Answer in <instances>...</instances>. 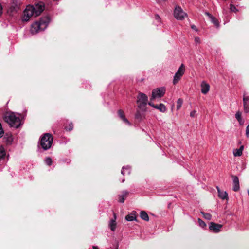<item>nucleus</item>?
<instances>
[{"label": "nucleus", "instance_id": "f257e3e1", "mask_svg": "<svg viewBox=\"0 0 249 249\" xmlns=\"http://www.w3.org/2000/svg\"><path fill=\"white\" fill-rule=\"evenodd\" d=\"M50 21V18L48 16L41 17L39 21L35 22L32 25L31 33L35 34L40 31L44 30L48 26Z\"/></svg>", "mask_w": 249, "mask_h": 249}, {"label": "nucleus", "instance_id": "f03ea898", "mask_svg": "<svg viewBox=\"0 0 249 249\" xmlns=\"http://www.w3.org/2000/svg\"><path fill=\"white\" fill-rule=\"evenodd\" d=\"M4 120L11 127L15 128H18L22 125L19 115L15 114L14 112L6 113L4 115Z\"/></svg>", "mask_w": 249, "mask_h": 249}, {"label": "nucleus", "instance_id": "7ed1b4c3", "mask_svg": "<svg viewBox=\"0 0 249 249\" xmlns=\"http://www.w3.org/2000/svg\"><path fill=\"white\" fill-rule=\"evenodd\" d=\"M53 141L52 135L50 133H45L40 139V145L44 150H47L51 148Z\"/></svg>", "mask_w": 249, "mask_h": 249}, {"label": "nucleus", "instance_id": "20e7f679", "mask_svg": "<svg viewBox=\"0 0 249 249\" xmlns=\"http://www.w3.org/2000/svg\"><path fill=\"white\" fill-rule=\"evenodd\" d=\"M137 98L138 107L142 111H145V107L148 104L147 96L142 92H139Z\"/></svg>", "mask_w": 249, "mask_h": 249}, {"label": "nucleus", "instance_id": "39448f33", "mask_svg": "<svg viewBox=\"0 0 249 249\" xmlns=\"http://www.w3.org/2000/svg\"><path fill=\"white\" fill-rule=\"evenodd\" d=\"M34 9L33 5H28L26 7L24 11V15L22 18L23 21H28L32 16H35Z\"/></svg>", "mask_w": 249, "mask_h": 249}, {"label": "nucleus", "instance_id": "423d86ee", "mask_svg": "<svg viewBox=\"0 0 249 249\" xmlns=\"http://www.w3.org/2000/svg\"><path fill=\"white\" fill-rule=\"evenodd\" d=\"M174 16L177 20H182L187 16V14L180 6H176L174 9Z\"/></svg>", "mask_w": 249, "mask_h": 249}, {"label": "nucleus", "instance_id": "0eeeda50", "mask_svg": "<svg viewBox=\"0 0 249 249\" xmlns=\"http://www.w3.org/2000/svg\"><path fill=\"white\" fill-rule=\"evenodd\" d=\"M165 93V89L164 87L157 88L153 90L152 95L150 98L151 100H153L156 98H161L163 96Z\"/></svg>", "mask_w": 249, "mask_h": 249}, {"label": "nucleus", "instance_id": "6e6552de", "mask_svg": "<svg viewBox=\"0 0 249 249\" xmlns=\"http://www.w3.org/2000/svg\"><path fill=\"white\" fill-rule=\"evenodd\" d=\"M184 73V65L183 64H181V66L179 67L178 69V70L177 72L175 73L173 80V83L174 85H176L177 83H178V82L180 79V78L181 76L183 75Z\"/></svg>", "mask_w": 249, "mask_h": 249}, {"label": "nucleus", "instance_id": "1a4fd4ad", "mask_svg": "<svg viewBox=\"0 0 249 249\" xmlns=\"http://www.w3.org/2000/svg\"><path fill=\"white\" fill-rule=\"evenodd\" d=\"M34 8L35 17L39 16L44 10L45 5L43 2L39 1L33 5Z\"/></svg>", "mask_w": 249, "mask_h": 249}, {"label": "nucleus", "instance_id": "9d476101", "mask_svg": "<svg viewBox=\"0 0 249 249\" xmlns=\"http://www.w3.org/2000/svg\"><path fill=\"white\" fill-rule=\"evenodd\" d=\"M222 227V226L221 224H216L214 222H211L209 225V229L211 231L215 233H217L220 231V229Z\"/></svg>", "mask_w": 249, "mask_h": 249}, {"label": "nucleus", "instance_id": "9b49d317", "mask_svg": "<svg viewBox=\"0 0 249 249\" xmlns=\"http://www.w3.org/2000/svg\"><path fill=\"white\" fill-rule=\"evenodd\" d=\"M233 179V191L237 192L240 189L239 181L238 178L236 176H232Z\"/></svg>", "mask_w": 249, "mask_h": 249}, {"label": "nucleus", "instance_id": "f8f14e48", "mask_svg": "<svg viewBox=\"0 0 249 249\" xmlns=\"http://www.w3.org/2000/svg\"><path fill=\"white\" fill-rule=\"evenodd\" d=\"M243 106L245 112L248 113L249 112V97L245 94L243 96Z\"/></svg>", "mask_w": 249, "mask_h": 249}, {"label": "nucleus", "instance_id": "ddd939ff", "mask_svg": "<svg viewBox=\"0 0 249 249\" xmlns=\"http://www.w3.org/2000/svg\"><path fill=\"white\" fill-rule=\"evenodd\" d=\"M201 92L204 94H206L210 90V86L206 81H203L201 84Z\"/></svg>", "mask_w": 249, "mask_h": 249}, {"label": "nucleus", "instance_id": "4468645a", "mask_svg": "<svg viewBox=\"0 0 249 249\" xmlns=\"http://www.w3.org/2000/svg\"><path fill=\"white\" fill-rule=\"evenodd\" d=\"M118 115L119 117L126 124L129 125H131V124L130 123V122L127 120V119L125 117L124 112L122 110H119L118 111Z\"/></svg>", "mask_w": 249, "mask_h": 249}, {"label": "nucleus", "instance_id": "2eb2a0df", "mask_svg": "<svg viewBox=\"0 0 249 249\" xmlns=\"http://www.w3.org/2000/svg\"><path fill=\"white\" fill-rule=\"evenodd\" d=\"M128 194V192L126 191H123L122 193L118 196V201L122 203H124L126 198Z\"/></svg>", "mask_w": 249, "mask_h": 249}, {"label": "nucleus", "instance_id": "dca6fc26", "mask_svg": "<svg viewBox=\"0 0 249 249\" xmlns=\"http://www.w3.org/2000/svg\"><path fill=\"white\" fill-rule=\"evenodd\" d=\"M116 214L114 213H113V219L110 220L109 221V228L112 231H114L116 229Z\"/></svg>", "mask_w": 249, "mask_h": 249}, {"label": "nucleus", "instance_id": "f3484780", "mask_svg": "<svg viewBox=\"0 0 249 249\" xmlns=\"http://www.w3.org/2000/svg\"><path fill=\"white\" fill-rule=\"evenodd\" d=\"M244 147L243 145H241L239 149H234L233 151V154L235 157H240L242 155Z\"/></svg>", "mask_w": 249, "mask_h": 249}, {"label": "nucleus", "instance_id": "a211bd4d", "mask_svg": "<svg viewBox=\"0 0 249 249\" xmlns=\"http://www.w3.org/2000/svg\"><path fill=\"white\" fill-rule=\"evenodd\" d=\"M242 113L240 111H237L235 114V118L238 121L241 125H243L244 124V120L241 117Z\"/></svg>", "mask_w": 249, "mask_h": 249}, {"label": "nucleus", "instance_id": "6ab92c4d", "mask_svg": "<svg viewBox=\"0 0 249 249\" xmlns=\"http://www.w3.org/2000/svg\"><path fill=\"white\" fill-rule=\"evenodd\" d=\"M218 193V196L221 198L222 199L224 200L225 199L227 198L228 197V194L225 191H221L219 189V188L217 187Z\"/></svg>", "mask_w": 249, "mask_h": 249}, {"label": "nucleus", "instance_id": "aec40b11", "mask_svg": "<svg viewBox=\"0 0 249 249\" xmlns=\"http://www.w3.org/2000/svg\"><path fill=\"white\" fill-rule=\"evenodd\" d=\"M131 172L130 167L129 166L123 167L121 170V174L123 175H129Z\"/></svg>", "mask_w": 249, "mask_h": 249}, {"label": "nucleus", "instance_id": "412c9836", "mask_svg": "<svg viewBox=\"0 0 249 249\" xmlns=\"http://www.w3.org/2000/svg\"><path fill=\"white\" fill-rule=\"evenodd\" d=\"M144 117V115L143 113L141 112L140 110H137L135 114V118L139 121H142Z\"/></svg>", "mask_w": 249, "mask_h": 249}, {"label": "nucleus", "instance_id": "4be33fe9", "mask_svg": "<svg viewBox=\"0 0 249 249\" xmlns=\"http://www.w3.org/2000/svg\"><path fill=\"white\" fill-rule=\"evenodd\" d=\"M135 212L134 213H131L126 216L125 219L128 221H132L136 220V216L135 214Z\"/></svg>", "mask_w": 249, "mask_h": 249}, {"label": "nucleus", "instance_id": "5701e85b", "mask_svg": "<svg viewBox=\"0 0 249 249\" xmlns=\"http://www.w3.org/2000/svg\"><path fill=\"white\" fill-rule=\"evenodd\" d=\"M140 217L142 219L146 221H148L149 220V216L147 213L144 211H142L141 212Z\"/></svg>", "mask_w": 249, "mask_h": 249}, {"label": "nucleus", "instance_id": "b1692460", "mask_svg": "<svg viewBox=\"0 0 249 249\" xmlns=\"http://www.w3.org/2000/svg\"><path fill=\"white\" fill-rule=\"evenodd\" d=\"M158 110L161 112H165L166 111V106L162 103L158 105Z\"/></svg>", "mask_w": 249, "mask_h": 249}, {"label": "nucleus", "instance_id": "393cba45", "mask_svg": "<svg viewBox=\"0 0 249 249\" xmlns=\"http://www.w3.org/2000/svg\"><path fill=\"white\" fill-rule=\"evenodd\" d=\"M210 19L211 22L213 23L217 28L219 27V22L218 20L213 16L210 18Z\"/></svg>", "mask_w": 249, "mask_h": 249}, {"label": "nucleus", "instance_id": "a878e982", "mask_svg": "<svg viewBox=\"0 0 249 249\" xmlns=\"http://www.w3.org/2000/svg\"><path fill=\"white\" fill-rule=\"evenodd\" d=\"M5 154L6 153L4 147L0 146V160L5 157Z\"/></svg>", "mask_w": 249, "mask_h": 249}, {"label": "nucleus", "instance_id": "bb28decb", "mask_svg": "<svg viewBox=\"0 0 249 249\" xmlns=\"http://www.w3.org/2000/svg\"><path fill=\"white\" fill-rule=\"evenodd\" d=\"M183 101L182 99L179 98L177 100V109L179 110L181 108L183 104Z\"/></svg>", "mask_w": 249, "mask_h": 249}, {"label": "nucleus", "instance_id": "cd10ccee", "mask_svg": "<svg viewBox=\"0 0 249 249\" xmlns=\"http://www.w3.org/2000/svg\"><path fill=\"white\" fill-rule=\"evenodd\" d=\"M201 214L203 215L204 217L207 220H211L212 218V215L209 213H206L204 212H201Z\"/></svg>", "mask_w": 249, "mask_h": 249}, {"label": "nucleus", "instance_id": "c85d7f7f", "mask_svg": "<svg viewBox=\"0 0 249 249\" xmlns=\"http://www.w3.org/2000/svg\"><path fill=\"white\" fill-rule=\"evenodd\" d=\"M6 136H7V137H6V136H5L4 138H6L7 143L8 144L11 143L13 141V137H12V135H11V134L7 135V134Z\"/></svg>", "mask_w": 249, "mask_h": 249}, {"label": "nucleus", "instance_id": "c756f323", "mask_svg": "<svg viewBox=\"0 0 249 249\" xmlns=\"http://www.w3.org/2000/svg\"><path fill=\"white\" fill-rule=\"evenodd\" d=\"M199 225L202 228H205L206 226V223L200 218H198V219Z\"/></svg>", "mask_w": 249, "mask_h": 249}, {"label": "nucleus", "instance_id": "7c9ffc66", "mask_svg": "<svg viewBox=\"0 0 249 249\" xmlns=\"http://www.w3.org/2000/svg\"><path fill=\"white\" fill-rule=\"evenodd\" d=\"M45 162L47 165L50 166L52 163V160L51 158L47 157L45 160Z\"/></svg>", "mask_w": 249, "mask_h": 249}, {"label": "nucleus", "instance_id": "2f4dec72", "mask_svg": "<svg viewBox=\"0 0 249 249\" xmlns=\"http://www.w3.org/2000/svg\"><path fill=\"white\" fill-rule=\"evenodd\" d=\"M230 10L232 12H236L238 10L236 8V7L233 5V4H231L230 5Z\"/></svg>", "mask_w": 249, "mask_h": 249}, {"label": "nucleus", "instance_id": "473e14b6", "mask_svg": "<svg viewBox=\"0 0 249 249\" xmlns=\"http://www.w3.org/2000/svg\"><path fill=\"white\" fill-rule=\"evenodd\" d=\"M65 129L67 131H71L73 129V125L72 123L69 124V126H66Z\"/></svg>", "mask_w": 249, "mask_h": 249}, {"label": "nucleus", "instance_id": "72a5a7b5", "mask_svg": "<svg viewBox=\"0 0 249 249\" xmlns=\"http://www.w3.org/2000/svg\"><path fill=\"white\" fill-rule=\"evenodd\" d=\"M148 105L149 106L152 107L153 108L158 109V105H155L151 101L148 102Z\"/></svg>", "mask_w": 249, "mask_h": 249}, {"label": "nucleus", "instance_id": "f704fd0d", "mask_svg": "<svg viewBox=\"0 0 249 249\" xmlns=\"http://www.w3.org/2000/svg\"><path fill=\"white\" fill-rule=\"evenodd\" d=\"M246 135L247 137H249V123L248 125H247V126L246 127Z\"/></svg>", "mask_w": 249, "mask_h": 249}, {"label": "nucleus", "instance_id": "c9c22d12", "mask_svg": "<svg viewBox=\"0 0 249 249\" xmlns=\"http://www.w3.org/2000/svg\"><path fill=\"white\" fill-rule=\"evenodd\" d=\"M155 19L158 22H160L161 18H160V17L158 15H157V14L155 15Z\"/></svg>", "mask_w": 249, "mask_h": 249}, {"label": "nucleus", "instance_id": "e433bc0d", "mask_svg": "<svg viewBox=\"0 0 249 249\" xmlns=\"http://www.w3.org/2000/svg\"><path fill=\"white\" fill-rule=\"evenodd\" d=\"M195 41L196 43H200V39L198 37H195Z\"/></svg>", "mask_w": 249, "mask_h": 249}, {"label": "nucleus", "instance_id": "4c0bfd02", "mask_svg": "<svg viewBox=\"0 0 249 249\" xmlns=\"http://www.w3.org/2000/svg\"><path fill=\"white\" fill-rule=\"evenodd\" d=\"M205 14L209 17V19L213 16L212 14L208 12H205Z\"/></svg>", "mask_w": 249, "mask_h": 249}, {"label": "nucleus", "instance_id": "58836bf2", "mask_svg": "<svg viewBox=\"0 0 249 249\" xmlns=\"http://www.w3.org/2000/svg\"><path fill=\"white\" fill-rule=\"evenodd\" d=\"M196 111L194 110V111H192V112H191L190 113V116L191 117H194L195 116V114H196Z\"/></svg>", "mask_w": 249, "mask_h": 249}, {"label": "nucleus", "instance_id": "ea45409f", "mask_svg": "<svg viewBox=\"0 0 249 249\" xmlns=\"http://www.w3.org/2000/svg\"><path fill=\"white\" fill-rule=\"evenodd\" d=\"M191 28H192V29H193V30H195V31H197V29L195 25H192L191 26Z\"/></svg>", "mask_w": 249, "mask_h": 249}, {"label": "nucleus", "instance_id": "a19ab883", "mask_svg": "<svg viewBox=\"0 0 249 249\" xmlns=\"http://www.w3.org/2000/svg\"><path fill=\"white\" fill-rule=\"evenodd\" d=\"M2 10H3L2 6H1V4L0 3V16L2 14Z\"/></svg>", "mask_w": 249, "mask_h": 249}, {"label": "nucleus", "instance_id": "79ce46f5", "mask_svg": "<svg viewBox=\"0 0 249 249\" xmlns=\"http://www.w3.org/2000/svg\"><path fill=\"white\" fill-rule=\"evenodd\" d=\"M93 249H98V248L96 246H93Z\"/></svg>", "mask_w": 249, "mask_h": 249}, {"label": "nucleus", "instance_id": "37998d69", "mask_svg": "<svg viewBox=\"0 0 249 249\" xmlns=\"http://www.w3.org/2000/svg\"><path fill=\"white\" fill-rule=\"evenodd\" d=\"M223 13H225V9H223Z\"/></svg>", "mask_w": 249, "mask_h": 249}, {"label": "nucleus", "instance_id": "c03bdc74", "mask_svg": "<svg viewBox=\"0 0 249 249\" xmlns=\"http://www.w3.org/2000/svg\"><path fill=\"white\" fill-rule=\"evenodd\" d=\"M248 195L249 196V189L248 190Z\"/></svg>", "mask_w": 249, "mask_h": 249}, {"label": "nucleus", "instance_id": "a18cd8bd", "mask_svg": "<svg viewBox=\"0 0 249 249\" xmlns=\"http://www.w3.org/2000/svg\"><path fill=\"white\" fill-rule=\"evenodd\" d=\"M124 179H123V180H122V182H124Z\"/></svg>", "mask_w": 249, "mask_h": 249}, {"label": "nucleus", "instance_id": "49530a36", "mask_svg": "<svg viewBox=\"0 0 249 249\" xmlns=\"http://www.w3.org/2000/svg\"><path fill=\"white\" fill-rule=\"evenodd\" d=\"M116 249H117V248H116Z\"/></svg>", "mask_w": 249, "mask_h": 249}]
</instances>
